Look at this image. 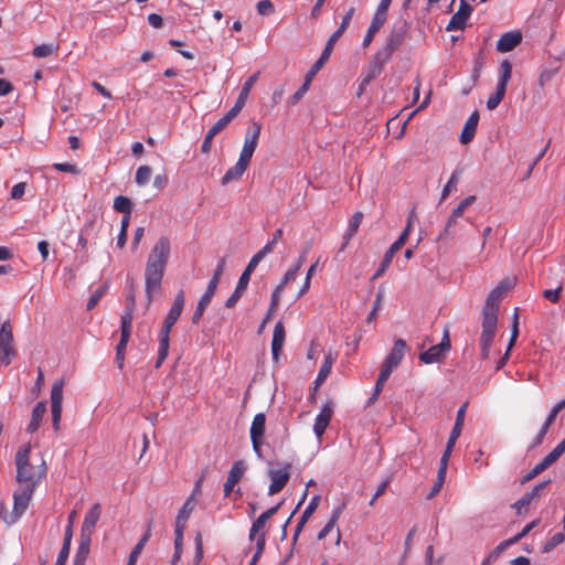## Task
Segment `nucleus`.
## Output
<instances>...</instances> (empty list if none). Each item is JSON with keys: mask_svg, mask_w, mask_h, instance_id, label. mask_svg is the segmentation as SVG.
Returning a JSON list of instances; mask_svg holds the SVG:
<instances>
[{"mask_svg": "<svg viewBox=\"0 0 565 565\" xmlns=\"http://www.w3.org/2000/svg\"><path fill=\"white\" fill-rule=\"evenodd\" d=\"M246 98L247 81L242 85V89L235 105L210 128L207 131L210 136L215 137L218 135L231 122V120L237 116L244 107Z\"/></svg>", "mask_w": 565, "mask_h": 565, "instance_id": "obj_8", "label": "nucleus"}, {"mask_svg": "<svg viewBox=\"0 0 565 565\" xmlns=\"http://www.w3.org/2000/svg\"><path fill=\"white\" fill-rule=\"evenodd\" d=\"M194 543H195L194 565H199V563L203 558V539H202L201 532H198L195 534Z\"/></svg>", "mask_w": 565, "mask_h": 565, "instance_id": "obj_51", "label": "nucleus"}, {"mask_svg": "<svg viewBox=\"0 0 565 565\" xmlns=\"http://www.w3.org/2000/svg\"><path fill=\"white\" fill-rule=\"evenodd\" d=\"M450 350V340L448 337V332H445V335L440 343L430 347L427 351L422 352L419 354V360L425 364H431L440 361V359Z\"/></svg>", "mask_w": 565, "mask_h": 565, "instance_id": "obj_11", "label": "nucleus"}, {"mask_svg": "<svg viewBox=\"0 0 565 565\" xmlns=\"http://www.w3.org/2000/svg\"><path fill=\"white\" fill-rule=\"evenodd\" d=\"M392 372L393 371L387 370V369L382 366L380 375H379V377L376 380V383H375V386H374V387H376V393H381L382 392L384 383L388 380V377H390Z\"/></svg>", "mask_w": 565, "mask_h": 565, "instance_id": "obj_58", "label": "nucleus"}, {"mask_svg": "<svg viewBox=\"0 0 565 565\" xmlns=\"http://www.w3.org/2000/svg\"><path fill=\"white\" fill-rule=\"evenodd\" d=\"M58 51V45L44 43L33 49V55L39 58L47 57Z\"/></svg>", "mask_w": 565, "mask_h": 565, "instance_id": "obj_39", "label": "nucleus"}, {"mask_svg": "<svg viewBox=\"0 0 565 565\" xmlns=\"http://www.w3.org/2000/svg\"><path fill=\"white\" fill-rule=\"evenodd\" d=\"M406 350V342L403 339H396L391 352L387 354L383 362V367L393 371L396 369L404 359Z\"/></svg>", "mask_w": 565, "mask_h": 565, "instance_id": "obj_15", "label": "nucleus"}, {"mask_svg": "<svg viewBox=\"0 0 565 565\" xmlns=\"http://www.w3.org/2000/svg\"><path fill=\"white\" fill-rule=\"evenodd\" d=\"M151 168L148 166H141L137 169L135 181L138 185H146L151 178Z\"/></svg>", "mask_w": 565, "mask_h": 565, "instance_id": "obj_45", "label": "nucleus"}, {"mask_svg": "<svg viewBox=\"0 0 565 565\" xmlns=\"http://www.w3.org/2000/svg\"><path fill=\"white\" fill-rule=\"evenodd\" d=\"M195 501H193V497H189L186 501L183 503L181 509L178 512L175 519V531L184 532L185 524L190 518V514L195 508Z\"/></svg>", "mask_w": 565, "mask_h": 565, "instance_id": "obj_22", "label": "nucleus"}, {"mask_svg": "<svg viewBox=\"0 0 565 565\" xmlns=\"http://www.w3.org/2000/svg\"><path fill=\"white\" fill-rule=\"evenodd\" d=\"M333 358H332V354L331 353H328L324 358V362L323 364L321 365L319 372H318V377L320 381H326L327 377L329 376L330 372H331V369H332V365H333Z\"/></svg>", "mask_w": 565, "mask_h": 565, "instance_id": "obj_47", "label": "nucleus"}, {"mask_svg": "<svg viewBox=\"0 0 565 565\" xmlns=\"http://www.w3.org/2000/svg\"><path fill=\"white\" fill-rule=\"evenodd\" d=\"M215 292H212L210 290H205V292L202 295V297L200 298L199 300V303H198V307L192 316V322L193 323H199L205 309L209 307V305L211 303L212 301V298L214 296Z\"/></svg>", "mask_w": 565, "mask_h": 565, "instance_id": "obj_30", "label": "nucleus"}, {"mask_svg": "<svg viewBox=\"0 0 565 565\" xmlns=\"http://www.w3.org/2000/svg\"><path fill=\"white\" fill-rule=\"evenodd\" d=\"M404 245V237H398L391 246L390 248L386 250V253L384 254V257L379 266V268L376 269V271L374 273L373 277H372V280H375L377 279L379 277H381L386 270L387 268L390 267L391 263H392V259L395 255V253Z\"/></svg>", "mask_w": 565, "mask_h": 565, "instance_id": "obj_19", "label": "nucleus"}, {"mask_svg": "<svg viewBox=\"0 0 565 565\" xmlns=\"http://www.w3.org/2000/svg\"><path fill=\"white\" fill-rule=\"evenodd\" d=\"M408 30L409 23L406 20H399L395 22L386 40V43L397 51L402 45Z\"/></svg>", "mask_w": 565, "mask_h": 565, "instance_id": "obj_17", "label": "nucleus"}, {"mask_svg": "<svg viewBox=\"0 0 565 565\" xmlns=\"http://www.w3.org/2000/svg\"><path fill=\"white\" fill-rule=\"evenodd\" d=\"M467 406H468V404L465 403L463 405H461L459 407L457 415H456L455 425L450 431L447 443L456 445V441H457L458 437L460 436L462 427H463Z\"/></svg>", "mask_w": 565, "mask_h": 565, "instance_id": "obj_27", "label": "nucleus"}, {"mask_svg": "<svg viewBox=\"0 0 565 565\" xmlns=\"http://www.w3.org/2000/svg\"><path fill=\"white\" fill-rule=\"evenodd\" d=\"M476 195H469L465 198L452 211L451 214L445 225L444 232L438 236V239H443L446 236L451 235V228L457 223L458 218H460L465 211L476 202Z\"/></svg>", "mask_w": 565, "mask_h": 565, "instance_id": "obj_12", "label": "nucleus"}, {"mask_svg": "<svg viewBox=\"0 0 565 565\" xmlns=\"http://www.w3.org/2000/svg\"><path fill=\"white\" fill-rule=\"evenodd\" d=\"M26 183L25 182H19L15 185H13L11 190V199L13 200H20L23 198L25 193Z\"/></svg>", "mask_w": 565, "mask_h": 565, "instance_id": "obj_62", "label": "nucleus"}, {"mask_svg": "<svg viewBox=\"0 0 565 565\" xmlns=\"http://www.w3.org/2000/svg\"><path fill=\"white\" fill-rule=\"evenodd\" d=\"M289 476V466H286L284 469L270 470V484L268 489L269 494H275L281 491L287 484Z\"/></svg>", "mask_w": 565, "mask_h": 565, "instance_id": "obj_18", "label": "nucleus"}, {"mask_svg": "<svg viewBox=\"0 0 565 565\" xmlns=\"http://www.w3.org/2000/svg\"><path fill=\"white\" fill-rule=\"evenodd\" d=\"M522 41V34L520 32H507L503 33L497 41V51L500 53H507L516 47Z\"/></svg>", "mask_w": 565, "mask_h": 565, "instance_id": "obj_20", "label": "nucleus"}, {"mask_svg": "<svg viewBox=\"0 0 565 565\" xmlns=\"http://www.w3.org/2000/svg\"><path fill=\"white\" fill-rule=\"evenodd\" d=\"M320 495L319 494H316L311 498L310 502L308 503V505L306 507L305 511L302 512L301 516L302 518V522H308V520L310 519V516L312 515V513L317 510L319 503H320Z\"/></svg>", "mask_w": 565, "mask_h": 565, "instance_id": "obj_48", "label": "nucleus"}, {"mask_svg": "<svg viewBox=\"0 0 565 565\" xmlns=\"http://www.w3.org/2000/svg\"><path fill=\"white\" fill-rule=\"evenodd\" d=\"M362 218H363V213L355 212L349 222L347 231L355 234L361 225Z\"/></svg>", "mask_w": 565, "mask_h": 565, "instance_id": "obj_56", "label": "nucleus"}, {"mask_svg": "<svg viewBox=\"0 0 565 565\" xmlns=\"http://www.w3.org/2000/svg\"><path fill=\"white\" fill-rule=\"evenodd\" d=\"M129 339H130V334L120 333V340L116 347V362L120 370H122V367H124L125 352H126V348H127Z\"/></svg>", "mask_w": 565, "mask_h": 565, "instance_id": "obj_36", "label": "nucleus"}, {"mask_svg": "<svg viewBox=\"0 0 565 565\" xmlns=\"http://www.w3.org/2000/svg\"><path fill=\"white\" fill-rule=\"evenodd\" d=\"M34 489L26 488V487H20L19 489L14 491L13 493V510L10 515L3 516V521L7 524H13L15 523L26 511L30 501L34 494Z\"/></svg>", "mask_w": 565, "mask_h": 565, "instance_id": "obj_6", "label": "nucleus"}, {"mask_svg": "<svg viewBox=\"0 0 565 565\" xmlns=\"http://www.w3.org/2000/svg\"><path fill=\"white\" fill-rule=\"evenodd\" d=\"M512 65L508 60H504L500 64V77L497 87L507 90V85L511 79Z\"/></svg>", "mask_w": 565, "mask_h": 565, "instance_id": "obj_35", "label": "nucleus"}, {"mask_svg": "<svg viewBox=\"0 0 565 565\" xmlns=\"http://www.w3.org/2000/svg\"><path fill=\"white\" fill-rule=\"evenodd\" d=\"M274 4L269 0H262L257 3V12L260 15L267 17L274 13Z\"/></svg>", "mask_w": 565, "mask_h": 565, "instance_id": "obj_55", "label": "nucleus"}, {"mask_svg": "<svg viewBox=\"0 0 565 565\" xmlns=\"http://www.w3.org/2000/svg\"><path fill=\"white\" fill-rule=\"evenodd\" d=\"M459 182V173L454 171L443 189L440 200L444 201L454 190L457 189V184Z\"/></svg>", "mask_w": 565, "mask_h": 565, "instance_id": "obj_46", "label": "nucleus"}, {"mask_svg": "<svg viewBox=\"0 0 565 565\" xmlns=\"http://www.w3.org/2000/svg\"><path fill=\"white\" fill-rule=\"evenodd\" d=\"M355 12V9L353 7H351L345 15L342 18V21L340 23V26L331 34L333 35V38H337L338 40L342 36V34L345 32V30L348 29L351 20H352V17Z\"/></svg>", "mask_w": 565, "mask_h": 565, "instance_id": "obj_43", "label": "nucleus"}, {"mask_svg": "<svg viewBox=\"0 0 565 565\" xmlns=\"http://www.w3.org/2000/svg\"><path fill=\"white\" fill-rule=\"evenodd\" d=\"M151 523L152 522L150 521L146 533L142 535L140 541L132 548L126 565H136L139 555L141 554L146 543L149 541V539L151 536Z\"/></svg>", "mask_w": 565, "mask_h": 565, "instance_id": "obj_29", "label": "nucleus"}, {"mask_svg": "<svg viewBox=\"0 0 565 565\" xmlns=\"http://www.w3.org/2000/svg\"><path fill=\"white\" fill-rule=\"evenodd\" d=\"M391 3H392V0H381L380 4L374 13V17L386 21L387 11H388Z\"/></svg>", "mask_w": 565, "mask_h": 565, "instance_id": "obj_59", "label": "nucleus"}, {"mask_svg": "<svg viewBox=\"0 0 565 565\" xmlns=\"http://www.w3.org/2000/svg\"><path fill=\"white\" fill-rule=\"evenodd\" d=\"M384 65L371 61L365 75L361 79V87L369 85L374 78H376L383 71Z\"/></svg>", "mask_w": 565, "mask_h": 565, "instance_id": "obj_34", "label": "nucleus"}, {"mask_svg": "<svg viewBox=\"0 0 565 565\" xmlns=\"http://www.w3.org/2000/svg\"><path fill=\"white\" fill-rule=\"evenodd\" d=\"M174 554L171 558V565H175L179 562L183 552V532L174 531Z\"/></svg>", "mask_w": 565, "mask_h": 565, "instance_id": "obj_44", "label": "nucleus"}, {"mask_svg": "<svg viewBox=\"0 0 565 565\" xmlns=\"http://www.w3.org/2000/svg\"><path fill=\"white\" fill-rule=\"evenodd\" d=\"M482 331L480 334V355L481 359L487 360L490 355V350L493 343V339L497 333L498 317L481 316Z\"/></svg>", "mask_w": 565, "mask_h": 565, "instance_id": "obj_7", "label": "nucleus"}, {"mask_svg": "<svg viewBox=\"0 0 565 565\" xmlns=\"http://www.w3.org/2000/svg\"><path fill=\"white\" fill-rule=\"evenodd\" d=\"M134 320V306L132 302L126 306L120 319V333H131Z\"/></svg>", "mask_w": 565, "mask_h": 565, "instance_id": "obj_33", "label": "nucleus"}, {"mask_svg": "<svg viewBox=\"0 0 565 565\" xmlns=\"http://www.w3.org/2000/svg\"><path fill=\"white\" fill-rule=\"evenodd\" d=\"M170 255V241L161 236L152 247L145 271V289L148 302L152 301V292L161 286L164 270Z\"/></svg>", "mask_w": 565, "mask_h": 565, "instance_id": "obj_1", "label": "nucleus"}, {"mask_svg": "<svg viewBox=\"0 0 565 565\" xmlns=\"http://www.w3.org/2000/svg\"><path fill=\"white\" fill-rule=\"evenodd\" d=\"M266 415L258 413L255 415L252 426L249 427V436L254 451L259 458L263 457V438L265 434Z\"/></svg>", "mask_w": 565, "mask_h": 565, "instance_id": "obj_10", "label": "nucleus"}, {"mask_svg": "<svg viewBox=\"0 0 565 565\" xmlns=\"http://www.w3.org/2000/svg\"><path fill=\"white\" fill-rule=\"evenodd\" d=\"M532 500L527 494H523L516 502L513 503L512 508L515 509L516 514L521 515L523 511L527 509V507L531 504Z\"/></svg>", "mask_w": 565, "mask_h": 565, "instance_id": "obj_53", "label": "nucleus"}, {"mask_svg": "<svg viewBox=\"0 0 565 565\" xmlns=\"http://www.w3.org/2000/svg\"><path fill=\"white\" fill-rule=\"evenodd\" d=\"M519 335V316L515 311L513 315V321H512V330H511V338L508 344V351H511L512 347L514 345L516 339Z\"/></svg>", "mask_w": 565, "mask_h": 565, "instance_id": "obj_52", "label": "nucleus"}, {"mask_svg": "<svg viewBox=\"0 0 565 565\" xmlns=\"http://www.w3.org/2000/svg\"><path fill=\"white\" fill-rule=\"evenodd\" d=\"M279 507L280 504H277L267 509L253 522L249 529V541H252L255 535H260L259 532L265 527L267 521L278 511Z\"/></svg>", "mask_w": 565, "mask_h": 565, "instance_id": "obj_23", "label": "nucleus"}, {"mask_svg": "<svg viewBox=\"0 0 565 565\" xmlns=\"http://www.w3.org/2000/svg\"><path fill=\"white\" fill-rule=\"evenodd\" d=\"M315 76H310V72L307 73L305 83L298 88V90L294 94V102L299 100L309 89V85Z\"/></svg>", "mask_w": 565, "mask_h": 565, "instance_id": "obj_54", "label": "nucleus"}, {"mask_svg": "<svg viewBox=\"0 0 565 565\" xmlns=\"http://www.w3.org/2000/svg\"><path fill=\"white\" fill-rule=\"evenodd\" d=\"M106 290H107V286L103 285V286H99L94 291V294L90 296V298H89V300L87 302V310H92L98 303V301L105 295Z\"/></svg>", "mask_w": 565, "mask_h": 565, "instance_id": "obj_50", "label": "nucleus"}, {"mask_svg": "<svg viewBox=\"0 0 565 565\" xmlns=\"http://www.w3.org/2000/svg\"><path fill=\"white\" fill-rule=\"evenodd\" d=\"M285 341V329L281 322L276 323L271 340V353L275 360L278 359Z\"/></svg>", "mask_w": 565, "mask_h": 565, "instance_id": "obj_28", "label": "nucleus"}, {"mask_svg": "<svg viewBox=\"0 0 565 565\" xmlns=\"http://www.w3.org/2000/svg\"><path fill=\"white\" fill-rule=\"evenodd\" d=\"M63 387L64 380L61 379L53 383L51 390L52 425L55 431L60 430V424L62 418Z\"/></svg>", "mask_w": 565, "mask_h": 565, "instance_id": "obj_9", "label": "nucleus"}, {"mask_svg": "<svg viewBox=\"0 0 565 565\" xmlns=\"http://www.w3.org/2000/svg\"><path fill=\"white\" fill-rule=\"evenodd\" d=\"M102 511L99 503H95L86 513L83 524H82V533L84 535L92 536V533L94 531V527L96 526L99 518H100Z\"/></svg>", "mask_w": 565, "mask_h": 565, "instance_id": "obj_21", "label": "nucleus"}, {"mask_svg": "<svg viewBox=\"0 0 565 565\" xmlns=\"http://www.w3.org/2000/svg\"><path fill=\"white\" fill-rule=\"evenodd\" d=\"M396 52L395 49L391 47L387 43H385L379 51L375 53L373 61L380 63L385 66L386 63L390 62L393 54Z\"/></svg>", "mask_w": 565, "mask_h": 565, "instance_id": "obj_37", "label": "nucleus"}, {"mask_svg": "<svg viewBox=\"0 0 565 565\" xmlns=\"http://www.w3.org/2000/svg\"><path fill=\"white\" fill-rule=\"evenodd\" d=\"M90 539H92V536H89V535L81 534V543L77 548L75 559H81V561L86 562L88 554H89Z\"/></svg>", "mask_w": 565, "mask_h": 565, "instance_id": "obj_41", "label": "nucleus"}, {"mask_svg": "<svg viewBox=\"0 0 565 565\" xmlns=\"http://www.w3.org/2000/svg\"><path fill=\"white\" fill-rule=\"evenodd\" d=\"M337 41H338L337 38H333V35H330L320 57L313 63V65L309 70L310 76H316V74L321 70L323 64L329 60Z\"/></svg>", "mask_w": 565, "mask_h": 565, "instance_id": "obj_25", "label": "nucleus"}, {"mask_svg": "<svg viewBox=\"0 0 565 565\" xmlns=\"http://www.w3.org/2000/svg\"><path fill=\"white\" fill-rule=\"evenodd\" d=\"M505 92L504 89H501L499 87L495 88V93L492 94L488 100H487V108L489 110H493L495 109L499 104L501 103V100L503 99L504 95H505Z\"/></svg>", "mask_w": 565, "mask_h": 565, "instance_id": "obj_49", "label": "nucleus"}, {"mask_svg": "<svg viewBox=\"0 0 565 565\" xmlns=\"http://www.w3.org/2000/svg\"><path fill=\"white\" fill-rule=\"evenodd\" d=\"M114 209L122 214H131L132 203L127 196L118 195L114 200Z\"/></svg>", "mask_w": 565, "mask_h": 565, "instance_id": "obj_40", "label": "nucleus"}, {"mask_svg": "<svg viewBox=\"0 0 565 565\" xmlns=\"http://www.w3.org/2000/svg\"><path fill=\"white\" fill-rule=\"evenodd\" d=\"M45 413H46V403L39 402L32 411L31 420L26 427V431L29 434H33L40 428Z\"/></svg>", "mask_w": 565, "mask_h": 565, "instance_id": "obj_26", "label": "nucleus"}, {"mask_svg": "<svg viewBox=\"0 0 565 565\" xmlns=\"http://www.w3.org/2000/svg\"><path fill=\"white\" fill-rule=\"evenodd\" d=\"M247 169V138L244 141L239 159L236 164L230 168L222 178V184L226 185L232 181L238 180Z\"/></svg>", "mask_w": 565, "mask_h": 565, "instance_id": "obj_13", "label": "nucleus"}, {"mask_svg": "<svg viewBox=\"0 0 565 565\" xmlns=\"http://www.w3.org/2000/svg\"><path fill=\"white\" fill-rule=\"evenodd\" d=\"M31 446L25 444L21 446L15 454L17 482L20 487L36 489L41 480L45 478L47 467L44 459L33 465L30 461Z\"/></svg>", "mask_w": 565, "mask_h": 565, "instance_id": "obj_2", "label": "nucleus"}, {"mask_svg": "<svg viewBox=\"0 0 565 565\" xmlns=\"http://www.w3.org/2000/svg\"><path fill=\"white\" fill-rule=\"evenodd\" d=\"M333 414V405L331 402L326 403L319 414L317 415L313 424V433L317 436V438H321L324 434L331 417Z\"/></svg>", "mask_w": 565, "mask_h": 565, "instance_id": "obj_16", "label": "nucleus"}, {"mask_svg": "<svg viewBox=\"0 0 565 565\" xmlns=\"http://www.w3.org/2000/svg\"><path fill=\"white\" fill-rule=\"evenodd\" d=\"M478 121H479V114L477 111H473L467 119V121L461 130L460 142L462 145H467L473 139V137L476 135Z\"/></svg>", "mask_w": 565, "mask_h": 565, "instance_id": "obj_24", "label": "nucleus"}, {"mask_svg": "<svg viewBox=\"0 0 565 565\" xmlns=\"http://www.w3.org/2000/svg\"><path fill=\"white\" fill-rule=\"evenodd\" d=\"M264 545H265V534L263 533L262 535H258V537H257V550H256L253 558L249 561V565L256 564L257 559L259 558V556L263 553Z\"/></svg>", "mask_w": 565, "mask_h": 565, "instance_id": "obj_61", "label": "nucleus"}, {"mask_svg": "<svg viewBox=\"0 0 565 565\" xmlns=\"http://www.w3.org/2000/svg\"><path fill=\"white\" fill-rule=\"evenodd\" d=\"M245 470V462L243 460H238L232 466L227 479L231 480V483L236 484L244 476Z\"/></svg>", "mask_w": 565, "mask_h": 565, "instance_id": "obj_38", "label": "nucleus"}, {"mask_svg": "<svg viewBox=\"0 0 565 565\" xmlns=\"http://www.w3.org/2000/svg\"><path fill=\"white\" fill-rule=\"evenodd\" d=\"M473 8L467 3L466 0H460V6L458 11L451 17L450 21L448 22L446 30L447 31H456V30H463L467 23V20L469 19L470 14L472 13Z\"/></svg>", "mask_w": 565, "mask_h": 565, "instance_id": "obj_14", "label": "nucleus"}, {"mask_svg": "<svg viewBox=\"0 0 565 565\" xmlns=\"http://www.w3.org/2000/svg\"><path fill=\"white\" fill-rule=\"evenodd\" d=\"M504 551L501 544L497 545L493 551L489 553V555L482 562V565H489L491 562L495 561L500 554Z\"/></svg>", "mask_w": 565, "mask_h": 565, "instance_id": "obj_64", "label": "nucleus"}, {"mask_svg": "<svg viewBox=\"0 0 565 565\" xmlns=\"http://www.w3.org/2000/svg\"><path fill=\"white\" fill-rule=\"evenodd\" d=\"M185 303L184 292L180 290L174 299L173 303L163 320L162 328L159 333V348H158V358L156 362V367H160L161 364L166 361L169 352L170 345V332L172 327L175 324L178 319L180 318L183 307Z\"/></svg>", "mask_w": 565, "mask_h": 565, "instance_id": "obj_3", "label": "nucleus"}, {"mask_svg": "<svg viewBox=\"0 0 565 565\" xmlns=\"http://www.w3.org/2000/svg\"><path fill=\"white\" fill-rule=\"evenodd\" d=\"M17 356L12 326L4 321L0 328V366H8Z\"/></svg>", "mask_w": 565, "mask_h": 565, "instance_id": "obj_4", "label": "nucleus"}, {"mask_svg": "<svg viewBox=\"0 0 565 565\" xmlns=\"http://www.w3.org/2000/svg\"><path fill=\"white\" fill-rule=\"evenodd\" d=\"M565 540V535L563 533H555L551 539L550 541L546 543L545 547H544V551L545 552H548L551 550H553L554 547H556L557 545H559L561 543H563Z\"/></svg>", "mask_w": 565, "mask_h": 565, "instance_id": "obj_60", "label": "nucleus"}, {"mask_svg": "<svg viewBox=\"0 0 565 565\" xmlns=\"http://www.w3.org/2000/svg\"><path fill=\"white\" fill-rule=\"evenodd\" d=\"M385 22L386 21L373 15L371 24H370V26L366 31V34L364 35L363 42H362V45L364 47L369 46L372 43L375 34L380 31V29L384 25Z\"/></svg>", "mask_w": 565, "mask_h": 565, "instance_id": "obj_32", "label": "nucleus"}, {"mask_svg": "<svg viewBox=\"0 0 565 565\" xmlns=\"http://www.w3.org/2000/svg\"><path fill=\"white\" fill-rule=\"evenodd\" d=\"M562 286L559 285L555 289H545L543 297L553 303H557L561 298Z\"/></svg>", "mask_w": 565, "mask_h": 565, "instance_id": "obj_57", "label": "nucleus"}, {"mask_svg": "<svg viewBox=\"0 0 565 565\" xmlns=\"http://www.w3.org/2000/svg\"><path fill=\"white\" fill-rule=\"evenodd\" d=\"M514 286V279L505 278L488 295L481 316L498 317L499 306L504 295Z\"/></svg>", "mask_w": 565, "mask_h": 565, "instance_id": "obj_5", "label": "nucleus"}, {"mask_svg": "<svg viewBox=\"0 0 565 565\" xmlns=\"http://www.w3.org/2000/svg\"><path fill=\"white\" fill-rule=\"evenodd\" d=\"M273 252V243H267L260 250H258L250 259H249V275L254 270V268L264 259V257Z\"/></svg>", "mask_w": 565, "mask_h": 565, "instance_id": "obj_42", "label": "nucleus"}, {"mask_svg": "<svg viewBox=\"0 0 565 565\" xmlns=\"http://www.w3.org/2000/svg\"><path fill=\"white\" fill-rule=\"evenodd\" d=\"M247 287V268L242 273L238 284L236 286L235 291L232 294V296L226 300L225 306L227 308H232L236 305L238 299L242 297L243 291Z\"/></svg>", "mask_w": 565, "mask_h": 565, "instance_id": "obj_31", "label": "nucleus"}, {"mask_svg": "<svg viewBox=\"0 0 565 565\" xmlns=\"http://www.w3.org/2000/svg\"><path fill=\"white\" fill-rule=\"evenodd\" d=\"M551 483V480H544L536 484L530 492H526L527 497L533 501L541 492Z\"/></svg>", "mask_w": 565, "mask_h": 565, "instance_id": "obj_63", "label": "nucleus"}]
</instances>
